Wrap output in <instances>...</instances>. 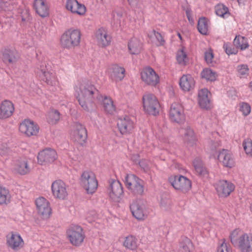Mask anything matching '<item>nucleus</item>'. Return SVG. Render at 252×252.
Masks as SVG:
<instances>
[{
	"instance_id": "obj_31",
	"label": "nucleus",
	"mask_w": 252,
	"mask_h": 252,
	"mask_svg": "<svg viewBox=\"0 0 252 252\" xmlns=\"http://www.w3.org/2000/svg\"><path fill=\"white\" fill-rule=\"evenodd\" d=\"M15 168L21 175H25L31 170V167L26 158L18 159L15 163Z\"/></svg>"
},
{
	"instance_id": "obj_22",
	"label": "nucleus",
	"mask_w": 252,
	"mask_h": 252,
	"mask_svg": "<svg viewBox=\"0 0 252 252\" xmlns=\"http://www.w3.org/2000/svg\"><path fill=\"white\" fill-rule=\"evenodd\" d=\"M65 7L71 13L79 15H84L86 11L85 6L79 3L77 0H67Z\"/></svg>"
},
{
	"instance_id": "obj_57",
	"label": "nucleus",
	"mask_w": 252,
	"mask_h": 252,
	"mask_svg": "<svg viewBox=\"0 0 252 252\" xmlns=\"http://www.w3.org/2000/svg\"><path fill=\"white\" fill-rule=\"evenodd\" d=\"M139 165L144 170H146L147 169V166L146 165H145L144 163H143V161H139Z\"/></svg>"
},
{
	"instance_id": "obj_32",
	"label": "nucleus",
	"mask_w": 252,
	"mask_h": 252,
	"mask_svg": "<svg viewBox=\"0 0 252 252\" xmlns=\"http://www.w3.org/2000/svg\"><path fill=\"white\" fill-rule=\"evenodd\" d=\"M192 164L196 173L200 177L206 178L208 177L209 172L199 158L194 159Z\"/></svg>"
},
{
	"instance_id": "obj_54",
	"label": "nucleus",
	"mask_w": 252,
	"mask_h": 252,
	"mask_svg": "<svg viewBox=\"0 0 252 252\" xmlns=\"http://www.w3.org/2000/svg\"><path fill=\"white\" fill-rule=\"evenodd\" d=\"M129 4L133 8H139L143 4L142 0H127Z\"/></svg>"
},
{
	"instance_id": "obj_26",
	"label": "nucleus",
	"mask_w": 252,
	"mask_h": 252,
	"mask_svg": "<svg viewBox=\"0 0 252 252\" xmlns=\"http://www.w3.org/2000/svg\"><path fill=\"white\" fill-rule=\"evenodd\" d=\"M95 36L100 46L104 47L110 44L111 37L104 28L98 29L96 32Z\"/></svg>"
},
{
	"instance_id": "obj_34",
	"label": "nucleus",
	"mask_w": 252,
	"mask_h": 252,
	"mask_svg": "<svg viewBox=\"0 0 252 252\" xmlns=\"http://www.w3.org/2000/svg\"><path fill=\"white\" fill-rule=\"evenodd\" d=\"M112 70L111 77L112 80L118 82L123 79L125 73V69L123 67L119 66L117 64H114L112 67Z\"/></svg>"
},
{
	"instance_id": "obj_5",
	"label": "nucleus",
	"mask_w": 252,
	"mask_h": 252,
	"mask_svg": "<svg viewBox=\"0 0 252 252\" xmlns=\"http://www.w3.org/2000/svg\"><path fill=\"white\" fill-rule=\"evenodd\" d=\"M125 184L127 189L134 196H141L144 191V182L136 175L127 174L125 178Z\"/></svg>"
},
{
	"instance_id": "obj_9",
	"label": "nucleus",
	"mask_w": 252,
	"mask_h": 252,
	"mask_svg": "<svg viewBox=\"0 0 252 252\" xmlns=\"http://www.w3.org/2000/svg\"><path fill=\"white\" fill-rule=\"evenodd\" d=\"M70 135L72 139L81 145L86 143L88 134L86 127L81 124L75 123L71 129Z\"/></svg>"
},
{
	"instance_id": "obj_11",
	"label": "nucleus",
	"mask_w": 252,
	"mask_h": 252,
	"mask_svg": "<svg viewBox=\"0 0 252 252\" xmlns=\"http://www.w3.org/2000/svg\"><path fill=\"white\" fill-rule=\"evenodd\" d=\"M67 235L70 243L75 246L81 245L85 238L82 227L78 225L69 228L67 231Z\"/></svg>"
},
{
	"instance_id": "obj_60",
	"label": "nucleus",
	"mask_w": 252,
	"mask_h": 252,
	"mask_svg": "<svg viewBox=\"0 0 252 252\" xmlns=\"http://www.w3.org/2000/svg\"><path fill=\"white\" fill-rule=\"evenodd\" d=\"M249 87L251 89V91H252V82H250L249 84Z\"/></svg>"
},
{
	"instance_id": "obj_21",
	"label": "nucleus",
	"mask_w": 252,
	"mask_h": 252,
	"mask_svg": "<svg viewBox=\"0 0 252 252\" xmlns=\"http://www.w3.org/2000/svg\"><path fill=\"white\" fill-rule=\"evenodd\" d=\"M7 246L13 250H17L24 245V241L21 235L16 232H11L6 237Z\"/></svg>"
},
{
	"instance_id": "obj_40",
	"label": "nucleus",
	"mask_w": 252,
	"mask_h": 252,
	"mask_svg": "<svg viewBox=\"0 0 252 252\" xmlns=\"http://www.w3.org/2000/svg\"><path fill=\"white\" fill-rule=\"evenodd\" d=\"M11 195L9 190L0 186V205L7 204L10 202Z\"/></svg>"
},
{
	"instance_id": "obj_48",
	"label": "nucleus",
	"mask_w": 252,
	"mask_h": 252,
	"mask_svg": "<svg viewBox=\"0 0 252 252\" xmlns=\"http://www.w3.org/2000/svg\"><path fill=\"white\" fill-rule=\"evenodd\" d=\"M223 48L228 55L236 54L237 53L236 49L230 43H224L223 46Z\"/></svg>"
},
{
	"instance_id": "obj_3",
	"label": "nucleus",
	"mask_w": 252,
	"mask_h": 252,
	"mask_svg": "<svg viewBox=\"0 0 252 252\" xmlns=\"http://www.w3.org/2000/svg\"><path fill=\"white\" fill-rule=\"evenodd\" d=\"M220 146V143L218 141H211L210 144V151L209 153L210 157L217 158L222 163L223 166L231 168L234 166L235 161L233 156L229 151L226 149H222L218 152V148Z\"/></svg>"
},
{
	"instance_id": "obj_43",
	"label": "nucleus",
	"mask_w": 252,
	"mask_h": 252,
	"mask_svg": "<svg viewBox=\"0 0 252 252\" xmlns=\"http://www.w3.org/2000/svg\"><path fill=\"white\" fill-rule=\"evenodd\" d=\"M60 118V114L58 110H51L48 115L47 121L49 124L54 125L56 124Z\"/></svg>"
},
{
	"instance_id": "obj_49",
	"label": "nucleus",
	"mask_w": 252,
	"mask_h": 252,
	"mask_svg": "<svg viewBox=\"0 0 252 252\" xmlns=\"http://www.w3.org/2000/svg\"><path fill=\"white\" fill-rule=\"evenodd\" d=\"M214 53L212 49H209L204 53V59L206 63L208 64H213Z\"/></svg>"
},
{
	"instance_id": "obj_2",
	"label": "nucleus",
	"mask_w": 252,
	"mask_h": 252,
	"mask_svg": "<svg viewBox=\"0 0 252 252\" xmlns=\"http://www.w3.org/2000/svg\"><path fill=\"white\" fill-rule=\"evenodd\" d=\"M229 237L231 244L241 252H252V234L241 233L239 229H235Z\"/></svg>"
},
{
	"instance_id": "obj_50",
	"label": "nucleus",
	"mask_w": 252,
	"mask_h": 252,
	"mask_svg": "<svg viewBox=\"0 0 252 252\" xmlns=\"http://www.w3.org/2000/svg\"><path fill=\"white\" fill-rule=\"evenodd\" d=\"M10 151V147L6 142H3L0 145V155L1 156L7 155Z\"/></svg>"
},
{
	"instance_id": "obj_44",
	"label": "nucleus",
	"mask_w": 252,
	"mask_h": 252,
	"mask_svg": "<svg viewBox=\"0 0 252 252\" xmlns=\"http://www.w3.org/2000/svg\"><path fill=\"white\" fill-rule=\"evenodd\" d=\"M237 75L240 78H246L249 74V68L247 64H242L237 66Z\"/></svg>"
},
{
	"instance_id": "obj_8",
	"label": "nucleus",
	"mask_w": 252,
	"mask_h": 252,
	"mask_svg": "<svg viewBox=\"0 0 252 252\" xmlns=\"http://www.w3.org/2000/svg\"><path fill=\"white\" fill-rule=\"evenodd\" d=\"M168 182L175 189L183 192H187L191 187V181L180 174L170 176L168 178Z\"/></svg>"
},
{
	"instance_id": "obj_33",
	"label": "nucleus",
	"mask_w": 252,
	"mask_h": 252,
	"mask_svg": "<svg viewBox=\"0 0 252 252\" xmlns=\"http://www.w3.org/2000/svg\"><path fill=\"white\" fill-rule=\"evenodd\" d=\"M99 101H102V105L104 111L109 114H113L116 111V106L114 104L113 100L107 96H102Z\"/></svg>"
},
{
	"instance_id": "obj_30",
	"label": "nucleus",
	"mask_w": 252,
	"mask_h": 252,
	"mask_svg": "<svg viewBox=\"0 0 252 252\" xmlns=\"http://www.w3.org/2000/svg\"><path fill=\"white\" fill-rule=\"evenodd\" d=\"M142 44L140 41L135 37L131 38L128 43V49L132 55L139 54L142 50Z\"/></svg>"
},
{
	"instance_id": "obj_1",
	"label": "nucleus",
	"mask_w": 252,
	"mask_h": 252,
	"mask_svg": "<svg viewBox=\"0 0 252 252\" xmlns=\"http://www.w3.org/2000/svg\"><path fill=\"white\" fill-rule=\"evenodd\" d=\"M75 89L79 104L87 112L93 111L95 108V101L102 98L98 90L89 81H83Z\"/></svg>"
},
{
	"instance_id": "obj_58",
	"label": "nucleus",
	"mask_w": 252,
	"mask_h": 252,
	"mask_svg": "<svg viewBox=\"0 0 252 252\" xmlns=\"http://www.w3.org/2000/svg\"><path fill=\"white\" fill-rule=\"evenodd\" d=\"M177 35H178V36L179 37V39H180V40H181V41H182L183 38H182V35H181V33H179V32H178V33H177Z\"/></svg>"
},
{
	"instance_id": "obj_53",
	"label": "nucleus",
	"mask_w": 252,
	"mask_h": 252,
	"mask_svg": "<svg viewBox=\"0 0 252 252\" xmlns=\"http://www.w3.org/2000/svg\"><path fill=\"white\" fill-rule=\"evenodd\" d=\"M153 32L154 35L155 36V37L157 40V42L158 43L157 44V45L158 46L164 45L165 43V41L163 37L161 34V33L160 32H156L155 30H154L153 31Z\"/></svg>"
},
{
	"instance_id": "obj_36",
	"label": "nucleus",
	"mask_w": 252,
	"mask_h": 252,
	"mask_svg": "<svg viewBox=\"0 0 252 252\" xmlns=\"http://www.w3.org/2000/svg\"><path fill=\"white\" fill-rule=\"evenodd\" d=\"M179 252H192L193 251V244L191 240L187 238H183L179 243Z\"/></svg>"
},
{
	"instance_id": "obj_13",
	"label": "nucleus",
	"mask_w": 252,
	"mask_h": 252,
	"mask_svg": "<svg viewBox=\"0 0 252 252\" xmlns=\"http://www.w3.org/2000/svg\"><path fill=\"white\" fill-rule=\"evenodd\" d=\"M169 116L171 121L178 124H181L185 120L183 108L180 104L176 102L171 105Z\"/></svg>"
},
{
	"instance_id": "obj_15",
	"label": "nucleus",
	"mask_w": 252,
	"mask_h": 252,
	"mask_svg": "<svg viewBox=\"0 0 252 252\" xmlns=\"http://www.w3.org/2000/svg\"><path fill=\"white\" fill-rule=\"evenodd\" d=\"M19 130L28 136L36 135L38 133L39 127L33 121L25 119L20 124Z\"/></svg>"
},
{
	"instance_id": "obj_51",
	"label": "nucleus",
	"mask_w": 252,
	"mask_h": 252,
	"mask_svg": "<svg viewBox=\"0 0 252 252\" xmlns=\"http://www.w3.org/2000/svg\"><path fill=\"white\" fill-rule=\"evenodd\" d=\"M240 110L244 115L247 116L251 112V106L248 103L242 102L240 104Z\"/></svg>"
},
{
	"instance_id": "obj_45",
	"label": "nucleus",
	"mask_w": 252,
	"mask_h": 252,
	"mask_svg": "<svg viewBox=\"0 0 252 252\" xmlns=\"http://www.w3.org/2000/svg\"><path fill=\"white\" fill-rule=\"evenodd\" d=\"M187 58V55L184 50L182 49L177 52L176 60L179 64L185 65L186 63V59Z\"/></svg>"
},
{
	"instance_id": "obj_59",
	"label": "nucleus",
	"mask_w": 252,
	"mask_h": 252,
	"mask_svg": "<svg viewBox=\"0 0 252 252\" xmlns=\"http://www.w3.org/2000/svg\"><path fill=\"white\" fill-rule=\"evenodd\" d=\"M122 15H123V14L121 12L117 13V16L118 18H121L122 16Z\"/></svg>"
},
{
	"instance_id": "obj_28",
	"label": "nucleus",
	"mask_w": 252,
	"mask_h": 252,
	"mask_svg": "<svg viewBox=\"0 0 252 252\" xmlns=\"http://www.w3.org/2000/svg\"><path fill=\"white\" fill-rule=\"evenodd\" d=\"M2 61L4 63H13L19 58L17 51L8 47L4 48L2 51Z\"/></svg>"
},
{
	"instance_id": "obj_12",
	"label": "nucleus",
	"mask_w": 252,
	"mask_h": 252,
	"mask_svg": "<svg viewBox=\"0 0 252 252\" xmlns=\"http://www.w3.org/2000/svg\"><path fill=\"white\" fill-rule=\"evenodd\" d=\"M214 187L220 197L228 196L235 189V186L231 182L225 180L216 182Z\"/></svg>"
},
{
	"instance_id": "obj_19",
	"label": "nucleus",
	"mask_w": 252,
	"mask_h": 252,
	"mask_svg": "<svg viewBox=\"0 0 252 252\" xmlns=\"http://www.w3.org/2000/svg\"><path fill=\"white\" fill-rule=\"evenodd\" d=\"M110 198L115 202H118L123 194V188L122 184L118 180H113L108 189Z\"/></svg>"
},
{
	"instance_id": "obj_42",
	"label": "nucleus",
	"mask_w": 252,
	"mask_h": 252,
	"mask_svg": "<svg viewBox=\"0 0 252 252\" xmlns=\"http://www.w3.org/2000/svg\"><path fill=\"white\" fill-rule=\"evenodd\" d=\"M215 9L216 14L220 17L224 18L225 15L230 14L228 8L223 4H218Z\"/></svg>"
},
{
	"instance_id": "obj_39",
	"label": "nucleus",
	"mask_w": 252,
	"mask_h": 252,
	"mask_svg": "<svg viewBox=\"0 0 252 252\" xmlns=\"http://www.w3.org/2000/svg\"><path fill=\"white\" fill-rule=\"evenodd\" d=\"M233 43L237 48L241 50H245L249 46L247 38L240 35L236 36Z\"/></svg>"
},
{
	"instance_id": "obj_38",
	"label": "nucleus",
	"mask_w": 252,
	"mask_h": 252,
	"mask_svg": "<svg viewBox=\"0 0 252 252\" xmlns=\"http://www.w3.org/2000/svg\"><path fill=\"white\" fill-rule=\"evenodd\" d=\"M201 77L207 81L214 82L216 80L217 74L216 71L210 68H205L201 73Z\"/></svg>"
},
{
	"instance_id": "obj_55",
	"label": "nucleus",
	"mask_w": 252,
	"mask_h": 252,
	"mask_svg": "<svg viewBox=\"0 0 252 252\" xmlns=\"http://www.w3.org/2000/svg\"><path fill=\"white\" fill-rule=\"evenodd\" d=\"M186 14L189 22L192 24L194 22V20L191 16V9L189 7H187L185 9Z\"/></svg>"
},
{
	"instance_id": "obj_24",
	"label": "nucleus",
	"mask_w": 252,
	"mask_h": 252,
	"mask_svg": "<svg viewBox=\"0 0 252 252\" xmlns=\"http://www.w3.org/2000/svg\"><path fill=\"white\" fill-rule=\"evenodd\" d=\"M133 122L128 116L122 117L118 119L117 126L122 134L130 132L133 128Z\"/></svg>"
},
{
	"instance_id": "obj_18",
	"label": "nucleus",
	"mask_w": 252,
	"mask_h": 252,
	"mask_svg": "<svg viewBox=\"0 0 252 252\" xmlns=\"http://www.w3.org/2000/svg\"><path fill=\"white\" fill-rule=\"evenodd\" d=\"M35 204L38 214L43 218H48L51 214V208L49 201L44 197H40L35 200Z\"/></svg>"
},
{
	"instance_id": "obj_27",
	"label": "nucleus",
	"mask_w": 252,
	"mask_h": 252,
	"mask_svg": "<svg viewBox=\"0 0 252 252\" xmlns=\"http://www.w3.org/2000/svg\"><path fill=\"white\" fill-rule=\"evenodd\" d=\"M36 13L41 17H47L49 14V8L44 0H34L33 4Z\"/></svg>"
},
{
	"instance_id": "obj_41",
	"label": "nucleus",
	"mask_w": 252,
	"mask_h": 252,
	"mask_svg": "<svg viewBox=\"0 0 252 252\" xmlns=\"http://www.w3.org/2000/svg\"><path fill=\"white\" fill-rule=\"evenodd\" d=\"M197 30L203 35H206L208 31V20L205 17L199 19L197 23Z\"/></svg>"
},
{
	"instance_id": "obj_56",
	"label": "nucleus",
	"mask_w": 252,
	"mask_h": 252,
	"mask_svg": "<svg viewBox=\"0 0 252 252\" xmlns=\"http://www.w3.org/2000/svg\"><path fill=\"white\" fill-rule=\"evenodd\" d=\"M31 20V17L29 15V14L28 13H26V16L25 17H24L23 16L22 17V21L23 22H30Z\"/></svg>"
},
{
	"instance_id": "obj_23",
	"label": "nucleus",
	"mask_w": 252,
	"mask_h": 252,
	"mask_svg": "<svg viewBox=\"0 0 252 252\" xmlns=\"http://www.w3.org/2000/svg\"><path fill=\"white\" fill-rule=\"evenodd\" d=\"M211 93L207 89L204 88L198 92V102L200 107L204 109H208L211 106Z\"/></svg>"
},
{
	"instance_id": "obj_17",
	"label": "nucleus",
	"mask_w": 252,
	"mask_h": 252,
	"mask_svg": "<svg viewBox=\"0 0 252 252\" xmlns=\"http://www.w3.org/2000/svg\"><path fill=\"white\" fill-rule=\"evenodd\" d=\"M133 216L138 220H144L146 214V206L141 200L133 201L130 205Z\"/></svg>"
},
{
	"instance_id": "obj_7",
	"label": "nucleus",
	"mask_w": 252,
	"mask_h": 252,
	"mask_svg": "<svg viewBox=\"0 0 252 252\" xmlns=\"http://www.w3.org/2000/svg\"><path fill=\"white\" fill-rule=\"evenodd\" d=\"M80 184L88 194L94 193L98 187L97 180L91 171H84L81 176Z\"/></svg>"
},
{
	"instance_id": "obj_4",
	"label": "nucleus",
	"mask_w": 252,
	"mask_h": 252,
	"mask_svg": "<svg viewBox=\"0 0 252 252\" xmlns=\"http://www.w3.org/2000/svg\"><path fill=\"white\" fill-rule=\"evenodd\" d=\"M81 33L79 30L70 29L61 35L60 43L62 47L68 49L78 46L80 43Z\"/></svg>"
},
{
	"instance_id": "obj_47",
	"label": "nucleus",
	"mask_w": 252,
	"mask_h": 252,
	"mask_svg": "<svg viewBox=\"0 0 252 252\" xmlns=\"http://www.w3.org/2000/svg\"><path fill=\"white\" fill-rule=\"evenodd\" d=\"M243 146L246 154L252 156V140H245L243 142Z\"/></svg>"
},
{
	"instance_id": "obj_14",
	"label": "nucleus",
	"mask_w": 252,
	"mask_h": 252,
	"mask_svg": "<svg viewBox=\"0 0 252 252\" xmlns=\"http://www.w3.org/2000/svg\"><path fill=\"white\" fill-rule=\"evenodd\" d=\"M52 192L55 198L64 200L67 196L65 183L61 180H58L52 184Z\"/></svg>"
},
{
	"instance_id": "obj_46",
	"label": "nucleus",
	"mask_w": 252,
	"mask_h": 252,
	"mask_svg": "<svg viewBox=\"0 0 252 252\" xmlns=\"http://www.w3.org/2000/svg\"><path fill=\"white\" fill-rule=\"evenodd\" d=\"M217 252H232V251L229 245L226 243L224 239H223V241L218 244Z\"/></svg>"
},
{
	"instance_id": "obj_52",
	"label": "nucleus",
	"mask_w": 252,
	"mask_h": 252,
	"mask_svg": "<svg viewBox=\"0 0 252 252\" xmlns=\"http://www.w3.org/2000/svg\"><path fill=\"white\" fill-rule=\"evenodd\" d=\"M170 200L168 198L162 196L160 201L161 208L164 210H167L170 208Z\"/></svg>"
},
{
	"instance_id": "obj_16",
	"label": "nucleus",
	"mask_w": 252,
	"mask_h": 252,
	"mask_svg": "<svg viewBox=\"0 0 252 252\" xmlns=\"http://www.w3.org/2000/svg\"><path fill=\"white\" fill-rule=\"evenodd\" d=\"M46 66L45 63H42L40 68H38L36 71L37 75L39 78L45 82L48 85L51 86L55 85L56 84V78L55 74L47 71Z\"/></svg>"
},
{
	"instance_id": "obj_10",
	"label": "nucleus",
	"mask_w": 252,
	"mask_h": 252,
	"mask_svg": "<svg viewBox=\"0 0 252 252\" xmlns=\"http://www.w3.org/2000/svg\"><path fill=\"white\" fill-rule=\"evenodd\" d=\"M142 80L147 85L156 86L159 82V77L150 66L144 68L141 72Z\"/></svg>"
},
{
	"instance_id": "obj_25",
	"label": "nucleus",
	"mask_w": 252,
	"mask_h": 252,
	"mask_svg": "<svg viewBox=\"0 0 252 252\" xmlns=\"http://www.w3.org/2000/svg\"><path fill=\"white\" fill-rule=\"evenodd\" d=\"M14 106L10 100H4L0 104V119H5L10 117L14 111Z\"/></svg>"
},
{
	"instance_id": "obj_20",
	"label": "nucleus",
	"mask_w": 252,
	"mask_h": 252,
	"mask_svg": "<svg viewBox=\"0 0 252 252\" xmlns=\"http://www.w3.org/2000/svg\"><path fill=\"white\" fill-rule=\"evenodd\" d=\"M56 152L51 148L43 150L38 153V162L41 165L52 162L56 159Z\"/></svg>"
},
{
	"instance_id": "obj_29",
	"label": "nucleus",
	"mask_w": 252,
	"mask_h": 252,
	"mask_svg": "<svg viewBox=\"0 0 252 252\" xmlns=\"http://www.w3.org/2000/svg\"><path fill=\"white\" fill-rule=\"evenodd\" d=\"M179 85L182 90L188 92L194 88V80L190 75H184L180 79Z\"/></svg>"
},
{
	"instance_id": "obj_6",
	"label": "nucleus",
	"mask_w": 252,
	"mask_h": 252,
	"mask_svg": "<svg viewBox=\"0 0 252 252\" xmlns=\"http://www.w3.org/2000/svg\"><path fill=\"white\" fill-rule=\"evenodd\" d=\"M143 109L145 112L149 115L156 116L158 114L160 105L158 100L153 94L148 93L142 97Z\"/></svg>"
},
{
	"instance_id": "obj_37",
	"label": "nucleus",
	"mask_w": 252,
	"mask_h": 252,
	"mask_svg": "<svg viewBox=\"0 0 252 252\" xmlns=\"http://www.w3.org/2000/svg\"><path fill=\"white\" fill-rule=\"evenodd\" d=\"M138 245L137 239L132 235L126 237L123 242V246L125 248L132 251L135 250L138 247Z\"/></svg>"
},
{
	"instance_id": "obj_35",
	"label": "nucleus",
	"mask_w": 252,
	"mask_h": 252,
	"mask_svg": "<svg viewBox=\"0 0 252 252\" xmlns=\"http://www.w3.org/2000/svg\"><path fill=\"white\" fill-rule=\"evenodd\" d=\"M184 141L188 146H192L196 143V139L194 131L189 126L185 128Z\"/></svg>"
}]
</instances>
